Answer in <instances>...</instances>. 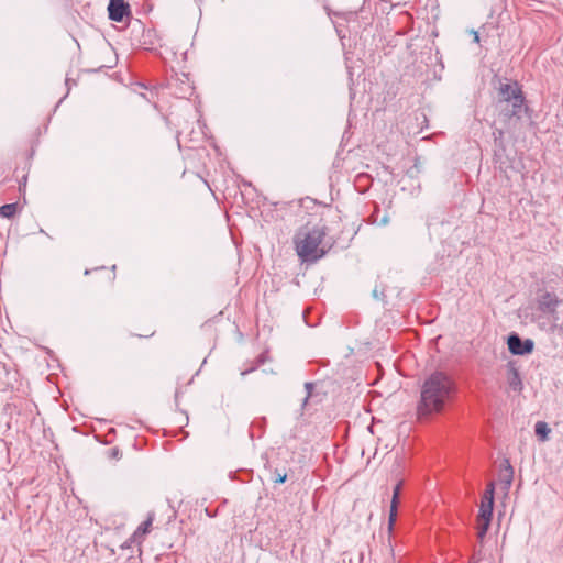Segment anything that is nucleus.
I'll return each instance as SVG.
<instances>
[{
  "label": "nucleus",
  "instance_id": "obj_1",
  "mask_svg": "<svg viewBox=\"0 0 563 563\" xmlns=\"http://www.w3.org/2000/svg\"><path fill=\"white\" fill-rule=\"evenodd\" d=\"M454 390V383L446 374L442 372L431 374L421 387L418 413L424 416L442 411L452 399Z\"/></svg>",
  "mask_w": 563,
  "mask_h": 563
},
{
  "label": "nucleus",
  "instance_id": "obj_2",
  "mask_svg": "<svg viewBox=\"0 0 563 563\" xmlns=\"http://www.w3.org/2000/svg\"><path fill=\"white\" fill-rule=\"evenodd\" d=\"M324 227H303L295 239V246L298 256L305 262H314L325 254L321 243L325 236Z\"/></svg>",
  "mask_w": 563,
  "mask_h": 563
},
{
  "label": "nucleus",
  "instance_id": "obj_3",
  "mask_svg": "<svg viewBox=\"0 0 563 563\" xmlns=\"http://www.w3.org/2000/svg\"><path fill=\"white\" fill-rule=\"evenodd\" d=\"M497 98L498 103L511 104V110L508 114L509 117H516L520 119L522 111L528 110V108L525 107L526 99L523 92L517 81H500L497 88Z\"/></svg>",
  "mask_w": 563,
  "mask_h": 563
},
{
  "label": "nucleus",
  "instance_id": "obj_4",
  "mask_svg": "<svg viewBox=\"0 0 563 563\" xmlns=\"http://www.w3.org/2000/svg\"><path fill=\"white\" fill-rule=\"evenodd\" d=\"M508 350L514 355H528L534 349V342L531 339H522L518 333L512 332L507 338Z\"/></svg>",
  "mask_w": 563,
  "mask_h": 563
},
{
  "label": "nucleus",
  "instance_id": "obj_5",
  "mask_svg": "<svg viewBox=\"0 0 563 563\" xmlns=\"http://www.w3.org/2000/svg\"><path fill=\"white\" fill-rule=\"evenodd\" d=\"M494 504L482 501L479 505V512L477 516V537L478 539H483L490 525L492 516H493Z\"/></svg>",
  "mask_w": 563,
  "mask_h": 563
},
{
  "label": "nucleus",
  "instance_id": "obj_6",
  "mask_svg": "<svg viewBox=\"0 0 563 563\" xmlns=\"http://www.w3.org/2000/svg\"><path fill=\"white\" fill-rule=\"evenodd\" d=\"M108 14L111 21L122 22L124 18L131 16V7L125 0H110Z\"/></svg>",
  "mask_w": 563,
  "mask_h": 563
},
{
  "label": "nucleus",
  "instance_id": "obj_7",
  "mask_svg": "<svg viewBox=\"0 0 563 563\" xmlns=\"http://www.w3.org/2000/svg\"><path fill=\"white\" fill-rule=\"evenodd\" d=\"M538 309L543 313H552L556 310L560 303L559 298L554 292L544 291L538 296Z\"/></svg>",
  "mask_w": 563,
  "mask_h": 563
},
{
  "label": "nucleus",
  "instance_id": "obj_8",
  "mask_svg": "<svg viewBox=\"0 0 563 563\" xmlns=\"http://www.w3.org/2000/svg\"><path fill=\"white\" fill-rule=\"evenodd\" d=\"M155 519L154 512H150L147 515L146 520H144L130 537L129 541L131 543L142 544L145 539V536L151 532L153 521Z\"/></svg>",
  "mask_w": 563,
  "mask_h": 563
},
{
  "label": "nucleus",
  "instance_id": "obj_9",
  "mask_svg": "<svg viewBox=\"0 0 563 563\" xmlns=\"http://www.w3.org/2000/svg\"><path fill=\"white\" fill-rule=\"evenodd\" d=\"M507 382H508L509 388L511 390L518 391V393L522 390L523 385H522L520 374H519L518 369L511 363L508 364Z\"/></svg>",
  "mask_w": 563,
  "mask_h": 563
},
{
  "label": "nucleus",
  "instance_id": "obj_10",
  "mask_svg": "<svg viewBox=\"0 0 563 563\" xmlns=\"http://www.w3.org/2000/svg\"><path fill=\"white\" fill-rule=\"evenodd\" d=\"M499 478L505 484L506 488L510 487L514 478V468L508 460H505L503 463V467L499 473Z\"/></svg>",
  "mask_w": 563,
  "mask_h": 563
},
{
  "label": "nucleus",
  "instance_id": "obj_11",
  "mask_svg": "<svg viewBox=\"0 0 563 563\" xmlns=\"http://www.w3.org/2000/svg\"><path fill=\"white\" fill-rule=\"evenodd\" d=\"M550 431L548 423L544 421H538L534 426V432L542 441L548 439Z\"/></svg>",
  "mask_w": 563,
  "mask_h": 563
},
{
  "label": "nucleus",
  "instance_id": "obj_12",
  "mask_svg": "<svg viewBox=\"0 0 563 563\" xmlns=\"http://www.w3.org/2000/svg\"><path fill=\"white\" fill-rule=\"evenodd\" d=\"M398 505H399V499H395V496H393L391 503H390L389 519H388L389 529H391L393 525L396 521Z\"/></svg>",
  "mask_w": 563,
  "mask_h": 563
},
{
  "label": "nucleus",
  "instance_id": "obj_13",
  "mask_svg": "<svg viewBox=\"0 0 563 563\" xmlns=\"http://www.w3.org/2000/svg\"><path fill=\"white\" fill-rule=\"evenodd\" d=\"M16 205L15 203H7V205H3L1 208H0V216L3 217V218H11L15 214L16 212Z\"/></svg>",
  "mask_w": 563,
  "mask_h": 563
},
{
  "label": "nucleus",
  "instance_id": "obj_14",
  "mask_svg": "<svg viewBox=\"0 0 563 563\" xmlns=\"http://www.w3.org/2000/svg\"><path fill=\"white\" fill-rule=\"evenodd\" d=\"M494 492H495V485L493 482H490L484 492L482 501L494 504Z\"/></svg>",
  "mask_w": 563,
  "mask_h": 563
},
{
  "label": "nucleus",
  "instance_id": "obj_15",
  "mask_svg": "<svg viewBox=\"0 0 563 563\" xmlns=\"http://www.w3.org/2000/svg\"><path fill=\"white\" fill-rule=\"evenodd\" d=\"M275 474H276V477L274 478V482L276 484H283L286 482L287 479V474L286 473H279L277 470L275 471Z\"/></svg>",
  "mask_w": 563,
  "mask_h": 563
},
{
  "label": "nucleus",
  "instance_id": "obj_16",
  "mask_svg": "<svg viewBox=\"0 0 563 563\" xmlns=\"http://www.w3.org/2000/svg\"><path fill=\"white\" fill-rule=\"evenodd\" d=\"M401 485H402V482H399V483L394 487L393 496H395V499H399L400 490H401Z\"/></svg>",
  "mask_w": 563,
  "mask_h": 563
},
{
  "label": "nucleus",
  "instance_id": "obj_17",
  "mask_svg": "<svg viewBox=\"0 0 563 563\" xmlns=\"http://www.w3.org/2000/svg\"><path fill=\"white\" fill-rule=\"evenodd\" d=\"M305 388L307 390V397L305 398V402H307L309 396L311 395V390L313 388V384L312 383H306L305 384Z\"/></svg>",
  "mask_w": 563,
  "mask_h": 563
},
{
  "label": "nucleus",
  "instance_id": "obj_18",
  "mask_svg": "<svg viewBox=\"0 0 563 563\" xmlns=\"http://www.w3.org/2000/svg\"><path fill=\"white\" fill-rule=\"evenodd\" d=\"M472 33L474 35V42L479 43V35H478V33L476 31H473Z\"/></svg>",
  "mask_w": 563,
  "mask_h": 563
},
{
  "label": "nucleus",
  "instance_id": "obj_19",
  "mask_svg": "<svg viewBox=\"0 0 563 563\" xmlns=\"http://www.w3.org/2000/svg\"><path fill=\"white\" fill-rule=\"evenodd\" d=\"M254 369H255V366L251 367L250 369H244V371H242L241 375L244 376V375L251 373Z\"/></svg>",
  "mask_w": 563,
  "mask_h": 563
},
{
  "label": "nucleus",
  "instance_id": "obj_20",
  "mask_svg": "<svg viewBox=\"0 0 563 563\" xmlns=\"http://www.w3.org/2000/svg\"><path fill=\"white\" fill-rule=\"evenodd\" d=\"M388 223V219L386 217H384L382 220H380V224H387Z\"/></svg>",
  "mask_w": 563,
  "mask_h": 563
},
{
  "label": "nucleus",
  "instance_id": "obj_21",
  "mask_svg": "<svg viewBox=\"0 0 563 563\" xmlns=\"http://www.w3.org/2000/svg\"><path fill=\"white\" fill-rule=\"evenodd\" d=\"M263 362H264V361H263V358H260V360L257 361V365L262 364Z\"/></svg>",
  "mask_w": 563,
  "mask_h": 563
}]
</instances>
